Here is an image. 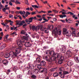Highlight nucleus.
Instances as JSON below:
<instances>
[{"instance_id": "1", "label": "nucleus", "mask_w": 79, "mask_h": 79, "mask_svg": "<svg viewBox=\"0 0 79 79\" xmlns=\"http://www.w3.org/2000/svg\"><path fill=\"white\" fill-rule=\"evenodd\" d=\"M20 43H18V45L19 46L18 48H16L15 49V52H14L13 51H11L9 53H6L5 54L4 57L6 58H9L10 56L12 58H14L16 57H17V55L19 54L20 52V50L22 47V45H20Z\"/></svg>"}, {"instance_id": "2", "label": "nucleus", "mask_w": 79, "mask_h": 79, "mask_svg": "<svg viewBox=\"0 0 79 79\" xmlns=\"http://www.w3.org/2000/svg\"><path fill=\"white\" fill-rule=\"evenodd\" d=\"M62 54L61 53H56L54 54L52 56L50 57L48 59L47 56L45 57V59L48 64L50 65L52 64V61H56V60L60 59L61 58Z\"/></svg>"}, {"instance_id": "3", "label": "nucleus", "mask_w": 79, "mask_h": 79, "mask_svg": "<svg viewBox=\"0 0 79 79\" xmlns=\"http://www.w3.org/2000/svg\"><path fill=\"white\" fill-rule=\"evenodd\" d=\"M25 42V41L23 40V41H21L20 40L19 42H17V44L18 45V43H20V46L21 45V44L22 45V46L21 47V49L20 50V51L22 50V48L23 46V45H25V46L27 47H31L32 46V44H31V43L29 42H25L24 44V43Z\"/></svg>"}, {"instance_id": "4", "label": "nucleus", "mask_w": 79, "mask_h": 79, "mask_svg": "<svg viewBox=\"0 0 79 79\" xmlns=\"http://www.w3.org/2000/svg\"><path fill=\"white\" fill-rule=\"evenodd\" d=\"M54 34V36L55 37H57V34L60 35L61 33V31H58L57 28H55L54 29V31L53 32Z\"/></svg>"}, {"instance_id": "5", "label": "nucleus", "mask_w": 79, "mask_h": 79, "mask_svg": "<svg viewBox=\"0 0 79 79\" xmlns=\"http://www.w3.org/2000/svg\"><path fill=\"white\" fill-rule=\"evenodd\" d=\"M67 31V29H66L64 28L63 29V34L64 35L66 34V35L68 37L70 36L71 34V32L70 31L66 32Z\"/></svg>"}, {"instance_id": "6", "label": "nucleus", "mask_w": 79, "mask_h": 79, "mask_svg": "<svg viewBox=\"0 0 79 79\" xmlns=\"http://www.w3.org/2000/svg\"><path fill=\"white\" fill-rule=\"evenodd\" d=\"M72 56V52L70 50H68L65 54L66 58H69L71 57Z\"/></svg>"}, {"instance_id": "7", "label": "nucleus", "mask_w": 79, "mask_h": 79, "mask_svg": "<svg viewBox=\"0 0 79 79\" xmlns=\"http://www.w3.org/2000/svg\"><path fill=\"white\" fill-rule=\"evenodd\" d=\"M35 68V66L33 64L29 63L28 64V67H27V69H33Z\"/></svg>"}, {"instance_id": "8", "label": "nucleus", "mask_w": 79, "mask_h": 79, "mask_svg": "<svg viewBox=\"0 0 79 79\" xmlns=\"http://www.w3.org/2000/svg\"><path fill=\"white\" fill-rule=\"evenodd\" d=\"M66 50H67V48L64 46L60 49V52L62 53H65L66 52Z\"/></svg>"}, {"instance_id": "9", "label": "nucleus", "mask_w": 79, "mask_h": 79, "mask_svg": "<svg viewBox=\"0 0 79 79\" xmlns=\"http://www.w3.org/2000/svg\"><path fill=\"white\" fill-rule=\"evenodd\" d=\"M9 35H6V36H5V38L6 39V40H4V41H5L6 42H12V39L10 38L7 39V38L9 37Z\"/></svg>"}, {"instance_id": "10", "label": "nucleus", "mask_w": 79, "mask_h": 79, "mask_svg": "<svg viewBox=\"0 0 79 79\" xmlns=\"http://www.w3.org/2000/svg\"><path fill=\"white\" fill-rule=\"evenodd\" d=\"M40 73H44V74H47L48 72L47 70V69H44V68H43V69L40 70Z\"/></svg>"}, {"instance_id": "11", "label": "nucleus", "mask_w": 79, "mask_h": 79, "mask_svg": "<svg viewBox=\"0 0 79 79\" xmlns=\"http://www.w3.org/2000/svg\"><path fill=\"white\" fill-rule=\"evenodd\" d=\"M33 20L32 17L29 18L28 19H26L25 20V22L27 23H31L32 22Z\"/></svg>"}, {"instance_id": "12", "label": "nucleus", "mask_w": 79, "mask_h": 79, "mask_svg": "<svg viewBox=\"0 0 79 79\" xmlns=\"http://www.w3.org/2000/svg\"><path fill=\"white\" fill-rule=\"evenodd\" d=\"M2 62L3 63V64L5 65H7L8 63V61L6 60H3L2 61Z\"/></svg>"}, {"instance_id": "13", "label": "nucleus", "mask_w": 79, "mask_h": 79, "mask_svg": "<svg viewBox=\"0 0 79 79\" xmlns=\"http://www.w3.org/2000/svg\"><path fill=\"white\" fill-rule=\"evenodd\" d=\"M39 28L38 29V30L39 29V28H40V30L41 31H45V29H46V28H43V26L42 25H40L39 26Z\"/></svg>"}, {"instance_id": "14", "label": "nucleus", "mask_w": 79, "mask_h": 79, "mask_svg": "<svg viewBox=\"0 0 79 79\" xmlns=\"http://www.w3.org/2000/svg\"><path fill=\"white\" fill-rule=\"evenodd\" d=\"M46 62L44 60H43L40 62V64L41 66H45L46 65Z\"/></svg>"}, {"instance_id": "15", "label": "nucleus", "mask_w": 79, "mask_h": 79, "mask_svg": "<svg viewBox=\"0 0 79 79\" xmlns=\"http://www.w3.org/2000/svg\"><path fill=\"white\" fill-rule=\"evenodd\" d=\"M48 52L49 55L51 56H54L55 54H56V53H55L53 51H48Z\"/></svg>"}, {"instance_id": "16", "label": "nucleus", "mask_w": 79, "mask_h": 79, "mask_svg": "<svg viewBox=\"0 0 79 79\" xmlns=\"http://www.w3.org/2000/svg\"><path fill=\"white\" fill-rule=\"evenodd\" d=\"M62 56H61V58L59 59H58V63L59 64H61L63 63V59H62Z\"/></svg>"}, {"instance_id": "17", "label": "nucleus", "mask_w": 79, "mask_h": 79, "mask_svg": "<svg viewBox=\"0 0 79 79\" xmlns=\"http://www.w3.org/2000/svg\"><path fill=\"white\" fill-rule=\"evenodd\" d=\"M73 64V61L69 60L67 63V64L69 66H71Z\"/></svg>"}, {"instance_id": "18", "label": "nucleus", "mask_w": 79, "mask_h": 79, "mask_svg": "<svg viewBox=\"0 0 79 79\" xmlns=\"http://www.w3.org/2000/svg\"><path fill=\"white\" fill-rule=\"evenodd\" d=\"M16 23L17 24H18L19 26H22L23 25V24L21 23V21L17 20L16 21Z\"/></svg>"}, {"instance_id": "19", "label": "nucleus", "mask_w": 79, "mask_h": 79, "mask_svg": "<svg viewBox=\"0 0 79 79\" xmlns=\"http://www.w3.org/2000/svg\"><path fill=\"white\" fill-rule=\"evenodd\" d=\"M6 47V44H4L1 47H0V50H2L5 48Z\"/></svg>"}, {"instance_id": "20", "label": "nucleus", "mask_w": 79, "mask_h": 79, "mask_svg": "<svg viewBox=\"0 0 79 79\" xmlns=\"http://www.w3.org/2000/svg\"><path fill=\"white\" fill-rule=\"evenodd\" d=\"M57 67H55V68H52L50 69V71L52 72H53L55 71L56 69H57Z\"/></svg>"}, {"instance_id": "21", "label": "nucleus", "mask_w": 79, "mask_h": 79, "mask_svg": "<svg viewBox=\"0 0 79 79\" xmlns=\"http://www.w3.org/2000/svg\"><path fill=\"white\" fill-rule=\"evenodd\" d=\"M36 60L37 62L38 63H40L41 62V59L39 57H38L36 59Z\"/></svg>"}, {"instance_id": "22", "label": "nucleus", "mask_w": 79, "mask_h": 79, "mask_svg": "<svg viewBox=\"0 0 79 79\" xmlns=\"http://www.w3.org/2000/svg\"><path fill=\"white\" fill-rule=\"evenodd\" d=\"M78 58V56L75 57L74 58L75 60L77 63H79V60Z\"/></svg>"}, {"instance_id": "23", "label": "nucleus", "mask_w": 79, "mask_h": 79, "mask_svg": "<svg viewBox=\"0 0 79 79\" xmlns=\"http://www.w3.org/2000/svg\"><path fill=\"white\" fill-rule=\"evenodd\" d=\"M59 74L57 73H55L53 74V76L54 77H57L59 76Z\"/></svg>"}, {"instance_id": "24", "label": "nucleus", "mask_w": 79, "mask_h": 79, "mask_svg": "<svg viewBox=\"0 0 79 79\" xmlns=\"http://www.w3.org/2000/svg\"><path fill=\"white\" fill-rule=\"evenodd\" d=\"M29 27L31 30L32 29L33 31H34L35 30V27L34 26H32V27L31 26H30Z\"/></svg>"}, {"instance_id": "25", "label": "nucleus", "mask_w": 79, "mask_h": 79, "mask_svg": "<svg viewBox=\"0 0 79 79\" xmlns=\"http://www.w3.org/2000/svg\"><path fill=\"white\" fill-rule=\"evenodd\" d=\"M37 68L40 70H40H42L43 69V68H41V65H38Z\"/></svg>"}, {"instance_id": "26", "label": "nucleus", "mask_w": 79, "mask_h": 79, "mask_svg": "<svg viewBox=\"0 0 79 79\" xmlns=\"http://www.w3.org/2000/svg\"><path fill=\"white\" fill-rule=\"evenodd\" d=\"M72 36H76V33H75V30H73V32L72 34Z\"/></svg>"}, {"instance_id": "27", "label": "nucleus", "mask_w": 79, "mask_h": 79, "mask_svg": "<svg viewBox=\"0 0 79 79\" xmlns=\"http://www.w3.org/2000/svg\"><path fill=\"white\" fill-rule=\"evenodd\" d=\"M19 13L21 15H24L26 13V12L25 11H19Z\"/></svg>"}, {"instance_id": "28", "label": "nucleus", "mask_w": 79, "mask_h": 79, "mask_svg": "<svg viewBox=\"0 0 79 79\" xmlns=\"http://www.w3.org/2000/svg\"><path fill=\"white\" fill-rule=\"evenodd\" d=\"M31 6L34 8H37L38 9V6L37 5H32Z\"/></svg>"}, {"instance_id": "29", "label": "nucleus", "mask_w": 79, "mask_h": 79, "mask_svg": "<svg viewBox=\"0 0 79 79\" xmlns=\"http://www.w3.org/2000/svg\"><path fill=\"white\" fill-rule=\"evenodd\" d=\"M59 17L61 18H63L64 17H66V15H59Z\"/></svg>"}, {"instance_id": "30", "label": "nucleus", "mask_w": 79, "mask_h": 79, "mask_svg": "<svg viewBox=\"0 0 79 79\" xmlns=\"http://www.w3.org/2000/svg\"><path fill=\"white\" fill-rule=\"evenodd\" d=\"M64 67H60L59 69V70L60 71H64Z\"/></svg>"}, {"instance_id": "31", "label": "nucleus", "mask_w": 79, "mask_h": 79, "mask_svg": "<svg viewBox=\"0 0 79 79\" xmlns=\"http://www.w3.org/2000/svg\"><path fill=\"white\" fill-rule=\"evenodd\" d=\"M31 77L32 78H33L34 79H35L36 78V76H35V75H32L31 76Z\"/></svg>"}, {"instance_id": "32", "label": "nucleus", "mask_w": 79, "mask_h": 79, "mask_svg": "<svg viewBox=\"0 0 79 79\" xmlns=\"http://www.w3.org/2000/svg\"><path fill=\"white\" fill-rule=\"evenodd\" d=\"M43 20H44V21H45V22H48L49 20V19L48 20L46 19H45L44 18V17H43Z\"/></svg>"}, {"instance_id": "33", "label": "nucleus", "mask_w": 79, "mask_h": 79, "mask_svg": "<svg viewBox=\"0 0 79 79\" xmlns=\"http://www.w3.org/2000/svg\"><path fill=\"white\" fill-rule=\"evenodd\" d=\"M7 72H6V74L7 75H9V73L11 72V71L10 69H8L7 70Z\"/></svg>"}, {"instance_id": "34", "label": "nucleus", "mask_w": 79, "mask_h": 79, "mask_svg": "<svg viewBox=\"0 0 79 79\" xmlns=\"http://www.w3.org/2000/svg\"><path fill=\"white\" fill-rule=\"evenodd\" d=\"M7 10V7L6 8H4L3 9H2V11L4 12H5L6 10Z\"/></svg>"}, {"instance_id": "35", "label": "nucleus", "mask_w": 79, "mask_h": 79, "mask_svg": "<svg viewBox=\"0 0 79 79\" xmlns=\"http://www.w3.org/2000/svg\"><path fill=\"white\" fill-rule=\"evenodd\" d=\"M25 3L27 5H29L28 0H25Z\"/></svg>"}, {"instance_id": "36", "label": "nucleus", "mask_w": 79, "mask_h": 79, "mask_svg": "<svg viewBox=\"0 0 79 79\" xmlns=\"http://www.w3.org/2000/svg\"><path fill=\"white\" fill-rule=\"evenodd\" d=\"M15 3L16 4H20V2L18 1L17 0H16V2H15Z\"/></svg>"}, {"instance_id": "37", "label": "nucleus", "mask_w": 79, "mask_h": 79, "mask_svg": "<svg viewBox=\"0 0 79 79\" xmlns=\"http://www.w3.org/2000/svg\"><path fill=\"white\" fill-rule=\"evenodd\" d=\"M69 72L64 71V72L63 75H65V74H69Z\"/></svg>"}, {"instance_id": "38", "label": "nucleus", "mask_w": 79, "mask_h": 79, "mask_svg": "<svg viewBox=\"0 0 79 79\" xmlns=\"http://www.w3.org/2000/svg\"><path fill=\"white\" fill-rule=\"evenodd\" d=\"M26 32L25 31H24L23 30L21 31V33L23 34H24L26 33Z\"/></svg>"}, {"instance_id": "39", "label": "nucleus", "mask_w": 79, "mask_h": 79, "mask_svg": "<svg viewBox=\"0 0 79 79\" xmlns=\"http://www.w3.org/2000/svg\"><path fill=\"white\" fill-rule=\"evenodd\" d=\"M70 14V15H73V13L69 11L68 12V13H67V14Z\"/></svg>"}, {"instance_id": "40", "label": "nucleus", "mask_w": 79, "mask_h": 79, "mask_svg": "<svg viewBox=\"0 0 79 79\" xmlns=\"http://www.w3.org/2000/svg\"><path fill=\"white\" fill-rule=\"evenodd\" d=\"M49 40H50V41H52V38L50 36L49 37Z\"/></svg>"}, {"instance_id": "41", "label": "nucleus", "mask_w": 79, "mask_h": 79, "mask_svg": "<svg viewBox=\"0 0 79 79\" xmlns=\"http://www.w3.org/2000/svg\"><path fill=\"white\" fill-rule=\"evenodd\" d=\"M3 7V5L0 2V10H1V8Z\"/></svg>"}, {"instance_id": "42", "label": "nucleus", "mask_w": 79, "mask_h": 79, "mask_svg": "<svg viewBox=\"0 0 79 79\" xmlns=\"http://www.w3.org/2000/svg\"><path fill=\"white\" fill-rule=\"evenodd\" d=\"M36 14V12L35 11H34V12H31V15H33L35 14Z\"/></svg>"}, {"instance_id": "43", "label": "nucleus", "mask_w": 79, "mask_h": 79, "mask_svg": "<svg viewBox=\"0 0 79 79\" xmlns=\"http://www.w3.org/2000/svg\"><path fill=\"white\" fill-rule=\"evenodd\" d=\"M52 11L54 12L55 13H57L58 12V11H57L56 10H52Z\"/></svg>"}, {"instance_id": "44", "label": "nucleus", "mask_w": 79, "mask_h": 79, "mask_svg": "<svg viewBox=\"0 0 79 79\" xmlns=\"http://www.w3.org/2000/svg\"><path fill=\"white\" fill-rule=\"evenodd\" d=\"M26 13L28 15H30L31 14V13L27 11H26Z\"/></svg>"}, {"instance_id": "45", "label": "nucleus", "mask_w": 79, "mask_h": 79, "mask_svg": "<svg viewBox=\"0 0 79 79\" xmlns=\"http://www.w3.org/2000/svg\"><path fill=\"white\" fill-rule=\"evenodd\" d=\"M9 18H11L12 17H13V15H11V14H10L9 15Z\"/></svg>"}, {"instance_id": "46", "label": "nucleus", "mask_w": 79, "mask_h": 79, "mask_svg": "<svg viewBox=\"0 0 79 79\" xmlns=\"http://www.w3.org/2000/svg\"><path fill=\"white\" fill-rule=\"evenodd\" d=\"M47 47L46 46H44L43 47V50H46L47 49Z\"/></svg>"}, {"instance_id": "47", "label": "nucleus", "mask_w": 79, "mask_h": 79, "mask_svg": "<svg viewBox=\"0 0 79 79\" xmlns=\"http://www.w3.org/2000/svg\"><path fill=\"white\" fill-rule=\"evenodd\" d=\"M36 35V33H35L34 35H32V37L33 38H35V35Z\"/></svg>"}, {"instance_id": "48", "label": "nucleus", "mask_w": 79, "mask_h": 79, "mask_svg": "<svg viewBox=\"0 0 79 79\" xmlns=\"http://www.w3.org/2000/svg\"><path fill=\"white\" fill-rule=\"evenodd\" d=\"M3 53H0V57H2L3 56Z\"/></svg>"}, {"instance_id": "49", "label": "nucleus", "mask_w": 79, "mask_h": 79, "mask_svg": "<svg viewBox=\"0 0 79 79\" xmlns=\"http://www.w3.org/2000/svg\"><path fill=\"white\" fill-rule=\"evenodd\" d=\"M1 24L2 25H4V26L6 27V24H4V23H1Z\"/></svg>"}, {"instance_id": "50", "label": "nucleus", "mask_w": 79, "mask_h": 79, "mask_svg": "<svg viewBox=\"0 0 79 79\" xmlns=\"http://www.w3.org/2000/svg\"><path fill=\"white\" fill-rule=\"evenodd\" d=\"M9 4L10 6H13V3L11 2H9Z\"/></svg>"}, {"instance_id": "51", "label": "nucleus", "mask_w": 79, "mask_h": 79, "mask_svg": "<svg viewBox=\"0 0 79 79\" xmlns=\"http://www.w3.org/2000/svg\"><path fill=\"white\" fill-rule=\"evenodd\" d=\"M43 3H44V4H47L48 3V2L47 1H45V2H43Z\"/></svg>"}, {"instance_id": "52", "label": "nucleus", "mask_w": 79, "mask_h": 79, "mask_svg": "<svg viewBox=\"0 0 79 79\" xmlns=\"http://www.w3.org/2000/svg\"><path fill=\"white\" fill-rule=\"evenodd\" d=\"M35 72L36 73H37L39 72L38 70H35Z\"/></svg>"}, {"instance_id": "53", "label": "nucleus", "mask_w": 79, "mask_h": 79, "mask_svg": "<svg viewBox=\"0 0 79 79\" xmlns=\"http://www.w3.org/2000/svg\"><path fill=\"white\" fill-rule=\"evenodd\" d=\"M62 15H64L65 14H68V13H66V12H62Z\"/></svg>"}, {"instance_id": "54", "label": "nucleus", "mask_w": 79, "mask_h": 79, "mask_svg": "<svg viewBox=\"0 0 79 79\" xmlns=\"http://www.w3.org/2000/svg\"><path fill=\"white\" fill-rule=\"evenodd\" d=\"M53 20L54 21H56L57 20V19H56V18H54V19H53Z\"/></svg>"}, {"instance_id": "55", "label": "nucleus", "mask_w": 79, "mask_h": 79, "mask_svg": "<svg viewBox=\"0 0 79 79\" xmlns=\"http://www.w3.org/2000/svg\"><path fill=\"white\" fill-rule=\"evenodd\" d=\"M0 35L1 36H3V32H1L0 33Z\"/></svg>"}, {"instance_id": "56", "label": "nucleus", "mask_w": 79, "mask_h": 79, "mask_svg": "<svg viewBox=\"0 0 79 79\" xmlns=\"http://www.w3.org/2000/svg\"><path fill=\"white\" fill-rule=\"evenodd\" d=\"M30 9L31 11H32L33 10V9L32 7H31L30 8Z\"/></svg>"}, {"instance_id": "57", "label": "nucleus", "mask_w": 79, "mask_h": 79, "mask_svg": "<svg viewBox=\"0 0 79 79\" xmlns=\"http://www.w3.org/2000/svg\"><path fill=\"white\" fill-rule=\"evenodd\" d=\"M52 11L51 10L48 11V13H52Z\"/></svg>"}, {"instance_id": "58", "label": "nucleus", "mask_w": 79, "mask_h": 79, "mask_svg": "<svg viewBox=\"0 0 79 79\" xmlns=\"http://www.w3.org/2000/svg\"><path fill=\"white\" fill-rule=\"evenodd\" d=\"M9 26L8 25H7L6 27V28L7 29H9Z\"/></svg>"}, {"instance_id": "59", "label": "nucleus", "mask_w": 79, "mask_h": 79, "mask_svg": "<svg viewBox=\"0 0 79 79\" xmlns=\"http://www.w3.org/2000/svg\"><path fill=\"white\" fill-rule=\"evenodd\" d=\"M25 23V21L24 20H23L22 22H21V23L23 24H24Z\"/></svg>"}, {"instance_id": "60", "label": "nucleus", "mask_w": 79, "mask_h": 79, "mask_svg": "<svg viewBox=\"0 0 79 79\" xmlns=\"http://www.w3.org/2000/svg\"><path fill=\"white\" fill-rule=\"evenodd\" d=\"M18 17H19V19H22L21 17V16H20V15H18Z\"/></svg>"}, {"instance_id": "61", "label": "nucleus", "mask_w": 79, "mask_h": 79, "mask_svg": "<svg viewBox=\"0 0 79 79\" xmlns=\"http://www.w3.org/2000/svg\"><path fill=\"white\" fill-rule=\"evenodd\" d=\"M23 38L25 40H26V39H27V37H25V36H23Z\"/></svg>"}, {"instance_id": "62", "label": "nucleus", "mask_w": 79, "mask_h": 79, "mask_svg": "<svg viewBox=\"0 0 79 79\" xmlns=\"http://www.w3.org/2000/svg\"><path fill=\"white\" fill-rule=\"evenodd\" d=\"M15 13L16 14H19V13H20L19 11H17L15 12Z\"/></svg>"}, {"instance_id": "63", "label": "nucleus", "mask_w": 79, "mask_h": 79, "mask_svg": "<svg viewBox=\"0 0 79 79\" xmlns=\"http://www.w3.org/2000/svg\"><path fill=\"white\" fill-rule=\"evenodd\" d=\"M15 33H16V32H14L13 33H12L10 35H13L14 34H15Z\"/></svg>"}, {"instance_id": "64", "label": "nucleus", "mask_w": 79, "mask_h": 79, "mask_svg": "<svg viewBox=\"0 0 79 79\" xmlns=\"http://www.w3.org/2000/svg\"><path fill=\"white\" fill-rule=\"evenodd\" d=\"M44 32L45 33H48V31H47V30H44Z\"/></svg>"}]
</instances>
